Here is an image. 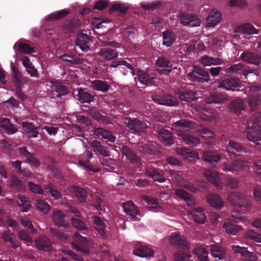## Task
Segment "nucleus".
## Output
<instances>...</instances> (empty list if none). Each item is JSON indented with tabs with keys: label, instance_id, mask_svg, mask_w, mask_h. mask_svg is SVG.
<instances>
[{
	"label": "nucleus",
	"instance_id": "nucleus-24",
	"mask_svg": "<svg viewBox=\"0 0 261 261\" xmlns=\"http://www.w3.org/2000/svg\"><path fill=\"white\" fill-rule=\"evenodd\" d=\"M241 57L243 61L255 65L261 63V56L253 53L245 51L241 54Z\"/></svg>",
	"mask_w": 261,
	"mask_h": 261
},
{
	"label": "nucleus",
	"instance_id": "nucleus-25",
	"mask_svg": "<svg viewBox=\"0 0 261 261\" xmlns=\"http://www.w3.org/2000/svg\"><path fill=\"white\" fill-rule=\"evenodd\" d=\"M137 76L140 83L143 85L150 86L154 83V75H149L143 70H139L137 72Z\"/></svg>",
	"mask_w": 261,
	"mask_h": 261
},
{
	"label": "nucleus",
	"instance_id": "nucleus-40",
	"mask_svg": "<svg viewBox=\"0 0 261 261\" xmlns=\"http://www.w3.org/2000/svg\"><path fill=\"white\" fill-rule=\"evenodd\" d=\"M201 62L203 66H209L221 64L222 60L218 58H213L208 56H204L201 58Z\"/></svg>",
	"mask_w": 261,
	"mask_h": 261
},
{
	"label": "nucleus",
	"instance_id": "nucleus-53",
	"mask_svg": "<svg viewBox=\"0 0 261 261\" xmlns=\"http://www.w3.org/2000/svg\"><path fill=\"white\" fill-rule=\"evenodd\" d=\"M19 201L18 202L22 212H27L30 208V201L29 199L24 196H19Z\"/></svg>",
	"mask_w": 261,
	"mask_h": 261
},
{
	"label": "nucleus",
	"instance_id": "nucleus-12",
	"mask_svg": "<svg viewBox=\"0 0 261 261\" xmlns=\"http://www.w3.org/2000/svg\"><path fill=\"white\" fill-rule=\"evenodd\" d=\"M153 100L158 104L168 106H175L178 103L177 99L169 95H152Z\"/></svg>",
	"mask_w": 261,
	"mask_h": 261
},
{
	"label": "nucleus",
	"instance_id": "nucleus-57",
	"mask_svg": "<svg viewBox=\"0 0 261 261\" xmlns=\"http://www.w3.org/2000/svg\"><path fill=\"white\" fill-rule=\"evenodd\" d=\"M110 22V20L103 18L96 17L91 20V24L96 29H100L105 27V24Z\"/></svg>",
	"mask_w": 261,
	"mask_h": 261
},
{
	"label": "nucleus",
	"instance_id": "nucleus-30",
	"mask_svg": "<svg viewBox=\"0 0 261 261\" xmlns=\"http://www.w3.org/2000/svg\"><path fill=\"white\" fill-rule=\"evenodd\" d=\"M232 249L234 251L241 254L244 257V259L247 261H255L256 260V257L252 253L249 252L246 248L239 246H232Z\"/></svg>",
	"mask_w": 261,
	"mask_h": 261
},
{
	"label": "nucleus",
	"instance_id": "nucleus-62",
	"mask_svg": "<svg viewBox=\"0 0 261 261\" xmlns=\"http://www.w3.org/2000/svg\"><path fill=\"white\" fill-rule=\"evenodd\" d=\"M13 236L12 234L7 232H5L2 234L3 240L6 242H10L12 247L15 249L19 246V244L16 240H13Z\"/></svg>",
	"mask_w": 261,
	"mask_h": 261
},
{
	"label": "nucleus",
	"instance_id": "nucleus-58",
	"mask_svg": "<svg viewBox=\"0 0 261 261\" xmlns=\"http://www.w3.org/2000/svg\"><path fill=\"white\" fill-rule=\"evenodd\" d=\"M12 62L11 65V68L13 73V77L15 79V82L18 86L22 84L23 81H24V78L21 76L20 72L18 70L17 68L15 67V66L12 65Z\"/></svg>",
	"mask_w": 261,
	"mask_h": 261
},
{
	"label": "nucleus",
	"instance_id": "nucleus-10",
	"mask_svg": "<svg viewBox=\"0 0 261 261\" xmlns=\"http://www.w3.org/2000/svg\"><path fill=\"white\" fill-rule=\"evenodd\" d=\"M187 215L190 220L198 223H204L206 220L205 212L201 207L191 209Z\"/></svg>",
	"mask_w": 261,
	"mask_h": 261
},
{
	"label": "nucleus",
	"instance_id": "nucleus-6",
	"mask_svg": "<svg viewBox=\"0 0 261 261\" xmlns=\"http://www.w3.org/2000/svg\"><path fill=\"white\" fill-rule=\"evenodd\" d=\"M124 123L127 127L136 133L144 132L148 128L147 124L145 122L135 118H126L124 119Z\"/></svg>",
	"mask_w": 261,
	"mask_h": 261
},
{
	"label": "nucleus",
	"instance_id": "nucleus-42",
	"mask_svg": "<svg viewBox=\"0 0 261 261\" xmlns=\"http://www.w3.org/2000/svg\"><path fill=\"white\" fill-rule=\"evenodd\" d=\"M52 217L56 225L64 227L67 226L68 224L66 223L64 221L65 216L61 211L59 210L54 211Z\"/></svg>",
	"mask_w": 261,
	"mask_h": 261
},
{
	"label": "nucleus",
	"instance_id": "nucleus-27",
	"mask_svg": "<svg viewBox=\"0 0 261 261\" xmlns=\"http://www.w3.org/2000/svg\"><path fill=\"white\" fill-rule=\"evenodd\" d=\"M207 200L211 206L220 210L224 206V202L222 198L215 194H211L207 196Z\"/></svg>",
	"mask_w": 261,
	"mask_h": 261
},
{
	"label": "nucleus",
	"instance_id": "nucleus-64",
	"mask_svg": "<svg viewBox=\"0 0 261 261\" xmlns=\"http://www.w3.org/2000/svg\"><path fill=\"white\" fill-rule=\"evenodd\" d=\"M192 256L187 253H176L174 256L175 261H192Z\"/></svg>",
	"mask_w": 261,
	"mask_h": 261
},
{
	"label": "nucleus",
	"instance_id": "nucleus-32",
	"mask_svg": "<svg viewBox=\"0 0 261 261\" xmlns=\"http://www.w3.org/2000/svg\"><path fill=\"white\" fill-rule=\"evenodd\" d=\"M227 99L225 94L213 92L207 98L206 101L208 103H222Z\"/></svg>",
	"mask_w": 261,
	"mask_h": 261
},
{
	"label": "nucleus",
	"instance_id": "nucleus-3",
	"mask_svg": "<svg viewBox=\"0 0 261 261\" xmlns=\"http://www.w3.org/2000/svg\"><path fill=\"white\" fill-rule=\"evenodd\" d=\"M73 247L78 251L84 254H88L90 252V248L92 247L93 244L86 238L83 237L78 233H75L73 237Z\"/></svg>",
	"mask_w": 261,
	"mask_h": 261
},
{
	"label": "nucleus",
	"instance_id": "nucleus-59",
	"mask_svg": "<svg viewBox=\"0 0 261 261\" xmlns=\"http://www.w3.org/2000/svg\"><path fill=\"white\" fill-rule=\"evenodd\" d=\"M122 153L123 155L126 156L127 159H129L132 162L138 163L140 161L139 158L136 154L127 147L123 148Z\"/></svg>",
	"mask_w": 261,
	"mask_h": 261
},
{
	"label": "nucleus",
	"instance_id": "nucleus-14",
	"mask_svg": "<svg viewBox=\"0 0 261 261\" xmlns=\"http://www.w3.org/2000/svg\"><path fill=\"white\" fill-rule=\"evenodd\" d=\"M180 23L185 26L190 27H198L200 25V21L197 16L193 14L181 13L179 16Z\"/></svg>",
	"mask_w": 261,
	"mask_h": 261
},
{
	"label": "nucleus",
	"instance_id": "nucleus-41",
	"mask_svg": "<svg viewBox=\"0 0 261 261\" xmlns=\"http://www.w3.org/2000/svg\"><path fill=\"white\" fill-rule=\"evenodd\" d=\"M175 195L184 199L188 205H192L195 203L194 199L184 190L176 189L175 190Z\"/></svg>",
	"mask_w": 261,
	"mask_h": 261
},
{
	"label": "nucleus",
	"instance_id": "nucleus-4",
	"mask_svg": "<svg viewBox=\"0 0 261 261\" xmlns=\"http://www.w3.org/2000/svg\"><path fill=\"white\" fill-rule=\"evenodd\" d=\"M192 107L194 108L193 113L198 114L204 120L211 122L215 120L219 116L217 112H214L213 110L208 109L206 106H200L195 105L192 106Z\"/></svg>",
	"mask_w": 261,
	"mask_h": 261
},
{
	"label": "nucleus",
	"instance_id": "nucleus-52",
	"mask_svg": "<svg viewBox=\"0 0 261 261\" xmlns=\"http://www.w3.org/2000/svg\"><path fill=\"white\" fill-rule=\"evenodd\" d=\"M61 59L67 65H77L81 63L80 59L74 55H64Z\"/></svg>",
	"mask_w": 261,
	"mask_h": 261
},
{
	"label": "nucleus",
	"instance_id": "nucleus-47",
	"mask_svg": "<svg viewBox=\"0 0 261 261\" xmlns=\"http://www.w3.org/2000/svg\"><path fill=\"white\" fill-rule=\"evenodd\" d=\"M178 95L181 100L186 101H191L197 98L196 93L191 91H180Z\"/></svg>",
	"mask_w": 261,
	"mask_h": 261
},
{
	"label": "nucleus",
	"instance_id": "nucleus-21",
	"mask_svg": "<svg viewBox=\"0 0 261 261\" xmlns=\"http://www.w3.org/2000/svg\"><path fill=\"white\" fill-rule=\"evenodd\" d=\"M240 86V81L235 78H228L221 81L218 86L219 88L226 90H234L233 88Z\"/></svg>",
	"mask_w": 261,
	"mask_h": 261
},
{
	"label": "nucleus",
	"instance_id": "nucleus-31",
	"mask_svg": "<svg viewBox=\"0 0 261 261\" xmlns=\"http://www.w3.org/2000/svg\"><path fill=\"white\" fill-rule=\"evenodd\" d=\"M98 54L106 60H111L116 58L118 55L117 51L110 48H100Z\"/></svg>",
	"mask_w": 261,
	"mask_h": 261
},
{
	"label": "nucleus",
	"instance_id": "nucleus-38",
	"mask_svg": "<svg viewBox=\"0 0 261 261\" xmlns=\"http://www.w3.org/2000/svg\"><path fill=\"white\" fill-rule=\"evenodd\" d=\"M23 130L28 134L30 137L35 138L37 137L38 132V127H36L32 122H23L22 123Z\"/></svg>",
	"mask_w": 261,
	"mask_h": 261
},
{
	"label": "nucleus",
	"instance_id": "nucleus-54",
	"mask_svg": "<svg viewBox=\"0 0 261 261\" xmlns=\"http://www.w3.org/2000/svg\"><path fill=\"white\" fill-rule=\"evenodd\" d=\"M245 108V105L241 99L232 101L230 105L231 111L237 114L239 113L241 110H244Z\"/></svg>",
	"mask_w": 261,
	"mask_h": 261
},
{
	"label": "nucleus",
	"instance_id": "nucleus-20",
	"mask_svg": "<svg viewBox=\"0 0 261 261\" xmlns=\"http://www.w3.org/2000/svg\"><path fill=\"white\" fill-rule=\"evenodd\" d=\"M123 207L125 213L130 216L134 221L137 220V216H141L137 207L131 201L123 203Z\"/></svg>",
	"mask_w": 261,
	"mask_h": 261
},
{
	"label": "nucleus",
	"instance_id": "nucleus-9",
	"mask_svg": "<svg viewBox=\"0 0 261 261\" xmlns=\"http://www.w3.org/2000/svg\"><path fill=\"white\" fill-rule=\"evenodd\" d=\"M133 252L134 255L141 257H150L154 256V251L140 242L133 245Z\"/></svg>",
	"mask_w": 261,
	"mask_h": 261
},
{
	"label": "nucleus",
	"instance_id": "nucleus-2",
	"mask_svg": "<svg viewBox=\"0 0 261 261\" xmlns=\"http://www.w3.org/2000/svg\"><path fill=\"white\" fill-rule=\"evenodd\" d=\"M234 34L232 36L233 40H238L242 38L250 39L252 35L258 34L259 30L250 23L238 25L234 28Z\"/></svg>",
	"mask_w": 261,
	"mask_h": 261
},
{
	"label": "nucleus",
	"instance_id": "nucleus-37",
	"mask_svg": "<svg viewBox=\"0 0 261 261\" xmlns=\"http://www.w3.org/2000/svg\"><path fill=\"white\" fill-rule=\"evenodd\" d=\"M91 86L94 90L103 93L107 92L110 88L107 82L101 80H94L92 81Z\"/></svg>",
	"mask_w": 261,
	"mask_h": 261
},
{
	"label": "nucleus",
	"instance_id": "nucleus-45",
	"mask_svg": "<svg viewBox=\"0 0 261 261\" xmlns=\"http://www.w3.org/2000/svg\"><path fill=\"white\" fill-rule=\"evenodd\" d=\"M19 152L21 155H24L27 158L28 162L34 167L39 166V162L32 154L26 150L25 148L19 149Z\"/></svg>",
	"mask_w": 261,
	"mask_h": 261
},
{
	"label": "nucleus",
	"instance_id": "nucleus-22",
	"mask_svg": "<svg viewBox=\"0 0 261 261\" xmlns=\"http://www.w3.org/2000/svg\"><path fill=\"white\" fill-rule=\"evenodd\" d=\"M221 18V13L218 10H212L206 19L207 25L210 27H215L220 22Z\"/></svg>",
	"mask_w": 261,
	"mask_h": 261
},
{
	"label": "nucleus",
	"instance_id": "nucleus-7",
	"mask_svg": "<svg viewBox=\"0 0 261 261\" xmlns=\"http://www.w3.org/2000/svg\"><path fill=\"white\" fill-rule=\"evenodd\" d=\"M261 90V86H251L248 91L249 105L251 110L257 108L261 101V95H258L257 91Z\"/></svg>",
	"mask_w": 261,
	"mask_h": 261
},
{
	"label": "nucleus",
	"instance_id": "nucleus-5",
	"mask_svg": "<svg viewBox=\"0 0 261 261\" xmlns=\"http://www.w3.org/2000/svg\"><path fill=\"white\" fill-rule=\"evenodd\" d=\"M245 130L244 133L248 140L257 144V142L261 140V129L258 125H254L251 123L244 124Z\"/></svg>",
	"mask_w": 261,
	"mask_h": 261
},
{
	"label": "nucleus",
	"instance_id": "nucleus-51",
	"mask_svg": "<svg viewBox=\"0 0 261 261\" xmlns=\"http://www.w3.org/2000/svg\"><path fill=\"white\" fill-rule=\"evenodd\" d=\"M93 225L98 233L103 236L105 234V225L102 221L98 217L95 216L93 218Z\"/></svg>",
	"mask_w": 261,
	"mask_h": 261
},
{
	"label": "nucleus",
	"instance_id": "nucleus-36",
	"mask_svg": "<svg viewBox=\"0 0 261 261\" xmlns=\"http://www.w3.org/2000/svg\"><path fill=\"white\" fill-rule=\"evenodd\" d=\"M35 244L36 247L39 250L46 251L50 250V241L45 236L41 237L37 239L35 241Z\"/></svg>",
	"mask_w": 261,
	"mask_h": 261
},
{
	"label": "nucleus",
	"instance_id": "nucleus-44",
	"mask_svg": "<svg viewBox=\"0 0 261 261\" xmlns=\"http://www.w3.org/2000/svg\"><path fill=\"white\" fill-rule=\"evenodd\" d=\"M13 48L15 50L17 48L18 50L20 52L27 54H31L34 51V49L30 47L29 45L22 41H18L16 42L14 44Z\"/></svg>",
	"mask_w": 261,
	"mask_h": 261
},
{
	"label": "nucleus",
	"instance_id": "nucleus-26",
	"mask_svg": "<svg viewBox=\"0 0 261 261\" xmlns=\"http://www.w3.org/2000/svg\"><path fill=\"white\" fill-rule=\"evenodd\" d=\"M223 227L227 233L230 235H236L239 231L243 229L240 225L236 224L234 221L230 220L225 222Z\"/></svg>",
	"mask_w": 261,
	"mask_h": 261
},
{
	"label": "nucleus",
	"instance_id": "nucleus-35",
	"mask_svg": "<svg viewBox=\"0 0 261 261\" xmlns=\"http://www.w3.org/2000/svg\"><path fill=\"white\" fill-rule=\"evenodd\" d=\"M146 174L152 178L154 180L158 181L159 182H164L166 178L156 170L154 168H150L149 166L147 167Z\"/></svg>",
	"mask_w": 261,
	"mask_h": 261
},
{
	"label": "nucleus",
	"instance_id": "nucleus-50",
	"mask_svg": "<svg viewBox=\"0 0 261 261\" xmlns=\"http://www.w3.org/2000/svg\"><path fill=\"white\" fill-rule=\"evenodd\" d=\"M128 6L127 4H121L119 2L114 3L112 6V8L110 10V13L113 12H119L120 14H124L126 13Z\"/></svg>",
	"mask_w": 261,
	"mask_h": 261
},
{
	"label": "nucleus",
	"instance_id": "nucleus-43",
	"mask_svg": "<svg viewBox=\"0 0 261 261\" xmlns=\"http://www.w3.org/2000/svg\"><path fill=\"white\" fill-rule=\"evenodd\" d=\"M203 155L204 161L210 163L212 165L217 163L221 159L220 155L210 151L204 152Z\"/></svg>",
	"mask_w": 261,
	"mask_h": 261
},
{
	"label": "nucleus",
	"instance_id": "nucleus-33",
	"mask_svg": "<svg viewBox=\"0 0 261 261\" xmlns=\"http://www.w3.org/2000/svg\"><path fill=\"white\" fill-rule=\"evenodd\" d=\"M93 132L95 135L101 137L103 139H107L110 142H114L115 141L116 137L108 130H104L101 128H95Z\"/></svg>",
	"mask_w": 261,
	"mask_h": 261
},
{
	"label": "nucleus",
	"instance_id": "nucleus-55",
	"mask_svg": "<svg viewBox=\"0 0 261 261\" xmlns=\"http://www.w3.org/2000/svg\"><path fill=\"white\" fill-rule=\"evenodd\" d=\"M243 150V148L238 143L233 141H229L226 146V151L228 153L232 154L234 153V151L240 152Z\"/></svg>",
	"mask_w": 261,
	"mask_h": 261
},
{
	"label": "nucleus",
	"instance_id": "nucleus-29",
	"mask_svg": "<svg viewBox=\"0 0 261 261\" xmlns=\"http://www.w3.org/2000/svg\"><path fill=\"white\" fill-rule=\"evenodd\" d=\"M163 45L170 47L175 42L176 36L173 32L167 30L163 33Z\"/></svg>",
	"mask_w": 261,
	"mask_h": 261
},
{
	"label": "nucleus",
	"instance_id": "nucleus-48",
	"mask_svg": "<svg viewBox=\"0 0 261 261\" xmlns=\"http://www.w3.org/2000/svg\"><path fill=\"white\" fill-rule=\"evenodd\" d=\"M70 191L74 194L81 202L85 200L87 193L84 189L72 186L70 188Z\"/></svg>",
	"mask_w": 261,
	"mask_h": 261
},
{
	"label": "nucleus",
	"instance_id": "nucleus-23",
	"mask_svg": "<svg viewBox=\"0 0 261 261\" xmlns=\"http://www.w3.org/2000/svg\"><path fill=\"white\" fill-rule=\"evenodd\" d=\"M203 174L205 178L218 188H221V178L219 173L214 171L205 170Z\"/></svg>",
	"mask_w": 261,
	"mask_h": 261
},
{
	"label": "nucleus",
	"instance_id": "nucleus-61",
	"mask_svg": "<svg viewBox=\"0 0 261 261\" xmlns=\"http://www.w3.org/2000/svg\"><path fill=\"white\" fill-rule=\"evenodd\" d=\"M98 39L102 43V45H110L113 47H119L120 46L119 44L117 42L109 41L111 38L109 37L108 34L100 35Z\"/></svg>",
	"mask_w": 261,
	"mask_h": 261
},
{
	"label": "nucleus",
	"instance_id": "nucleus-8",
	"mask_svg": "<svg viewBox=\"0 0 261 261\" xmlns=\"http://www.w3.org/2000/svg\"><path fill=\"white\" fill-rule=\"evenodd\" d=\"M188 77L192 81L199 82H208L210 81L208 73L198 67H194L192 71L189 73Z\"/></svg>",
	"mask_w": 261,
	"mask_h": 261
},
{
	"label": "nucleus",
	"instance_id": "nucleus-39",
	"mask_svg": "<svg viewBox=\"0 0 261 261\" xmlns=\"http://www.w3.org/2000/svg\"><path fill=\"white\" fill-rule=\"evenodd\" d=\"M77 99L82 103H90L93 101L94 97L87 89H80L78 91Z\"/></svg>",
	"mask_w": 261,
	"mask_h": 261
},
{
	"label": "nucleus",
	"instance_id": "nucleus-19",
	"mask_svg": "<svg viewBox=\"0 0 261 261\" xmlns=\"http://www.w3.org/2000/svg\"><path fill=\"white\" fill-rule=\"evenodd\" d=\"M176 152L178 155L181 156L184 159H187L189 161L199 159L198 152L192 151L190 149L185 147L177 148L176 149Z\"/></svg>",
	"mask_w": 261,
	"mask_h": 261
},
{
	"label": "nucleus",
	"instance_id": "nucleus-18",
	"mask_svg": "<svg viewBox=\"0 0 261 261\" xmlns=\"http://www.w3.org/2000/svg\"><path fill=\"white\" fill-rule=\"evenodd\" d=\"M158 70L162 73L167 74L171 71L172 63L164 57H160L155 62Z\"/></svg>",
	"mask_w": 261,
	"mask_h": 261
},
{
	"label": "nucleus",
	"instance_id": "nucleus-60",
	"mask_svg": "<svg viewBox=\"0 0 261 261\" xmlns=\"http://www.w3.org/2000/svg\"><path fill=\"white\" fill-rule=\"evenodd\" d=\"M69 13L66 10H62L59 11H56L49 15L46 18L49 20H53L61 18L66 16Z\"/></svg>",
	"mask_w": 261,
	"mask_h": 261
},
{
	"label": "nucleus",
	"instance_id": "nucleus-15",
	"mask_svg": "<svg viewBox=\"0 0 261 261\" xmlns=\"http://www.w3.org/2000/svg\"><path fill=\"white\" fill-rule=\"evenodd\" d=\"M168 240L169 243L173 246L180 247H187L188 246L186 238L176 232L172 233L169 236Z\"/></svg>",
	"mask_w": 261,
	"mask_h": 261
},
{
	"label": "nucleus",
	"instance_id": "nucleus-16",
	"mask_svg": "<svg viewBox=\"0 0 261 261\" xmlns=\"http://www.w3.org/2000/svg\"><path fill=\"white\" fill-rule=\"evenodd\" d=\"M90 37L83 33H79L76 37V44L81 50L86 51L90 48L91 45Z\"/></svg>",
	"mask_w": 261,
	"mask_h": 261
},
{
	"label": "nucleus",
	"instance_id": "nucleus-13",
	"mask_svg": "<svg viewBox=\"0 0 261 261\" xmlns=\"http://www.w3.org/2000/svg\"><path fill=\"white\" fill-rule=\"evenodd\" d=\"M227 199L233 205L239 207L250 206V204L247 202L246 197L241 193H231L228 195Z\"/></svg>",
	"mask_w": 261,
	"mask_h": 261
},
{
	"label": "nucleus",
	"instance_id": "nucleus-11",
	"mask_svg": "<svg viewBox=\"0 0 261 261\" xmlns=\"http://www.w3.org/2000/svg\"><path fill=\"white\" fill-rule=\"evenodd\" d=\"M248 167V164L243 161H235L232 163H223L222 166V169L225 172H231L232 173L245 170Z\"/></svg>",
	"mask_w": 261,
	"mask_h": 261
},
{
	"label": "nucleus",
	"instance_id": "nucleus-1",
	"mask_svg": "<svg viewBox=\"0 0 261 261\" xmlns=\"http://www.w3.org/2000/svg\"><path fill=\"white\" fill-rule=\"evenodd\" d=\"M174 125L178 127L176 129L177 135L181 137V139L186 144L194 147L200 143L199 138L184 133L189 129L195 128L196 124L194 122L182 120L175 122Z\"/></svg>",
	"mask_w": 261,
	"mask_h": 261
},
{
	"label": "nucleus",
	"instance_id": "nucleus-34",
	"mask_svg": "<svg viewBox=\"0 0 261 261\" xmlns=\"http://www.w3.org/2000/svg\"><path fill=\"white\" fill-rule=\"evenodd\" d=\"M211 252L212 256L216 258L217 260L224 259L226 254V251L224 248L217 245L212 247Z\"/></svg>",
	"mask_w": 261,
	"mask_h": 261
},
{
	"label": "nucleus",
	"instance_id": "nucleus-56",
	"mask_svg": "<svg viewBox=\"0 0 261 261\" xmlns=\"http://www.w3.org/2000/svg\"><path fill=\"white\" fill-rule=\"evenodd\" d=\"M121 66H125L130 70L133 75L135 74V70L132 65L127 63L124 60L114 61L112 62L110 67L113 68L121 67Z\"/></svg>",
	"mask_w": 261,
	"mask_h": 261
},
{
	"label": "nucleus",
	"instance_id": "nucleus-17",
	"mask_svg": "<svg viewBox=\"0 0 261 261\" xmlns=\"http://www.w3.org/2000/svg\"><path fill=\"white\" fill-rule=\"evenodd\" d=\"M170 176L177 182V184L181 187H184L192 192H195L197 189L192 184L184 180L182 177L178 173L170 170Z\"/></svg>",
	"mask_w": 261,
	"mask_h": 261
},
{
	"label": "nucleus",
	"instance_id": "nucleus-49",
	"mask_svg": "<svg viewBox=\"0 0 261 261\" xmlns=\"http://www.w3.org/2000/svg\"><path fill=\"white\" fill-rule=\"evenodd\" d=\"M200 261H210L208 258V252L202 247H198L194 250Z\"/></svg>",
	"mask_w": 261,
	"mask_h": 261
},
{
	"label": "nucleus",
	"instance_id": "nucleus-28",
	"mask_svg": "<svg viewBox=\"0 0 261 261\" xmlns=\"http://www.w3.org/2000/svg\"><path fill=\"white\" fill-rule=\"evenodd\" d=\"M160 141L165 145L170 146L173 144V140L170 132L165 129H161L158 132Z\"/></svg>",
	"mask_w": 261,
	"mask_h": 261
},
{
	"label": "nucleus",
	"instance_id": "nucleus-46",
	"mask_svg": "<svg viewBox=\"0 0 261 261\" xmlns=\"http://www.w3.org/2000/svg\"><path fill=\"white\" fill-rule=\"evenodd\" d=\"M50 84L49 86L51 87L52 91H55L58 94L57 96L63 95L66 93V88L61 83L56 82H50Z\"/></svg>",
	"mask_w": 261,
	"mask_h": 261
},
{
	"label": "nucleus",
	"instance_id": "nucleus-63",
	"mask_svg": "<svg viewBox=\"0 0 261 261\" xmlns=\"http://www.w3.org/2000/svg\"><path fill=\"white\" fill-rule=\"evenodd\" d=\"M37 207L44 214H47L50 209L49 205L45 201L38 200L36 201Z\"/></svg>",
	"mask_w": 261,
	"mask_h": 261
}]
</instances>
